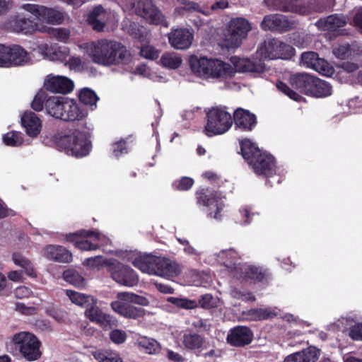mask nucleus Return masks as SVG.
Instances as JSON below:
<instances>
[{"mask_svg":"<svg viewBox=\"0 0 362 362\" xmlns=\"http://www.w3.org/2000/svg\"><path fill=\"white\" fill-rule=\"evenodd\" d=\"M83 50L98 64L105 66L119 65L130 62L129 52L120 42L103 39L79 45Z\"/></svg>","mask_w":362,"mask_h":362,"instance_id":"f257e3e1","label":"nucleus"},{"mask_svg":"<svg viewBox=\"0 0 362 362\" xmlns=\"http://www.w3.org/2000/svg\"><path fill=\"white\" fill-rule=\"evenodd\" d=\"M189 64L194 73L206 79L225 81L234 76L232 66L218 59L192 57Z\"/></svg>","mask_w":362,"mask_h":362,"instance_id":"f03ea898","label":"nucleus"},{"mask_svg":"<svg viewBox=\"0 0 362 362\" xmlns=\"http://www.w3.org/2000/svg\"><path fill=\"white\" fill-rule=\"evenodd\" d=\"M241 152L245 160L258 175L270 176L275 172L274 159L272 156L261 150L250 139L241 141Z\"/></svg>","mask_w":362,"mask_h":362,"instance_id":"7ed1b4c3","label":"nucleus"},{"mask_svg":"<svg viewBox=\"0 0 362 362\" xmlns=\"http://www.w3.org/2000/svg\"><path fill=\"white\" fill-rule=\"evenodd\" d=\"M57 144L66 153L75 157L86 156L91 148L88 134L76 129H70L59 135Z\"/></svg>","mask_w":362,"mask_h":362,"instance_id":"20e7f679","label":"nucleus"},{"mask_svg":"<svg viewBox=\"0 0 362 362\" xmlns=\"http://www.w3.org/2000/svg\"><path fill=\"white\" fill-rule=\"evenodd\" d=\"M117 298V300L112 301L110 306L114 312L126 318L137 319L145 315L144 309L135 307L132 303L141 306L149 304L146 297L129 292L118 293Z\"/></svg>","mask_w":362,"mask_h":362,"instance_id":"39448f33","label":"nucleus"},{"mask_svg":"<svg viewBox=\"0 0 362 362\" xmlns=\"http://www.w3.org/2000/svg\"><path fill=\"white\" fill-rule=\"evenodd\" d=\"M251 29V25L246 19L243 18L232 19L221 35V45L226 49L240 47Z\"/></svg>","mask_w":362,"mask_h":362,"instance_id":"423d86ee","label":"nucleus"},{"mask_svg":"<svg viewBox=\"0 0 362 362\" xmlns=\"http://www.w3.org/2000/svg\"><path fill=\"white\" fill-rule=\"evenodd\" d=\"M334 0H315L316 6L310 8L304 4L303 0H264V4L271 10L308 14L313 11L322 12L333 5Z\"/></svg>","mask_w":362,"mask_h":362,"instance_id":"0eeeda50","label":"nucleus"},{"mask_svg":"<svg viewBox=\"0 0 362 362\" xmlns=\"http://www.w3.org/2000/svg\"><path fill=\"white\" fill-rule=\"evenodd\" d=\"M11 341L26 361H34L40 358L41 342L34 334L20 332L14 334Z\"/></svg>","mask_w":362,"mask_h":362,"instance_id":"6e6552de","label":"nucleus"},{"mask_svg":"<svg viewBox=\"0 0 362 362\" xmlns=\"http://www.w3.org/2000/svg\"><path fill=\"white\" fill-rule=\"evenodd\" d=\"M207 122L204 132L208 136L220 135L229 130L233 124V119L230 113L225 109L213 107L206 115Z\"/></svg>","mask_w":362,"mask_h":362,"instance_id":"1a4fd4ad","label":"nucleus"},{"mask_svg":"<svg viewBox=\"0 0 362 362\" xmlns=\"http://www.w3.org/2000/svg\"><path fill=\"white\" fill-rule=\"evenodd\" d=\"M294 54V49L280 40L269 39L264 42L257 52V56L264 59H287Z\"/></svg>","mask_w":362,"mask_h":362,"instance_id":"9d476101","label":"nucleus"},{"mask_svg":"<svg viewBox=\"0 0 362 362\" xmlns=\"http://www.w3.org/2000/svg\"><path fill=\"white\" fill-rule=\"evenodd\" d=\"M31 61L30 54L19 45H0V66H23Z\"/></svg>","mask_w":362,"mask_h":362,"instance_id":"9b49d317","label":"nucleus"},{"mask_svg":"<svg viewBox=\"0 0 362 362\" xmlns=\"http://www.w3.org/2000/svg\"><path fill=\"white\" fill-rule=\"evenodd\" d=\"M136 13L150 24L169 25L165 16L152 0H139Z\"/></svg>","mask_w":362,"mask_h":362,"instance_id":"f8f14e48","label":"nucleus"},{"mask_svg":"<svg viewBox=\"0 0 362 362\" xmlns=\"http://www.w3.org/2000/svg\"><path fill=\"white\" fill-rule=\"evenodd\" d=\"M22 8L32 13L37 19L53 25L63 23L65 14L58 10L36 4H26Z\"/></svg>","mask_w":362,"mask_h":362,"instance_id":"ddd939ff","label":"nucleus"},{"mask_svg":"<svg viewBox=\"0 0 362 362\" xmlns=\"http://www.w3.org/2000/svg\"><path fill=\"white\" fill-rule=\"evenodd\" d=\"M197 203L206 208L205 211L209 218L216 220L221 218L224 204L216 192L200 193L197 197Z\"/></svg>","mask_w":362,"mask_h":362,"instance_id":"4468645a","label":"nucleus"},{"mask_svg":"<svg viewBox=\"0 0 362 362\" xmlns=\"http://www.w3.org/2000/svg\"><path fill=\"white\" fill-rule=\"evenodd\" d=\"M169 44L175 49H189L194 40L192 30L186 28H173L168 34Z\"/></svg>","mask_w":362,"mask_h":362,"instance_id":"2eb2a0df","label":"nucleus"},{"mask_svg":"<svg viewBox=\"0 0 362 362\" xmlns=\"http://www.w3.org/2000/svg\"><path fill=\"white\" fill-rule=\"evenodd\" d=\"M44 87L53 93L68 94L74 90V83L66 76L48 74L44 80Z\"/></svg>","mask_w":362,"mask_h":362,"instance_id":"dca6fc26","label":"nucleus"},{"mask_svg":"<svg viewBox=\"0 0 362 362\" xmlns=\"http://www.w3.org/2000/svg\"><path fill=\"white\" fill-rule=\"evenodd\" d=\"M35 50L45 59L54 62H63L69 55V49L66 47L59 46L57 43H41L37 46Z\"/></svg>","mask_w":362,"mask_h":362,"instance_id":"f3484780","label":"nucleus"},{"mask_svg":"<svg viewBox=\"0 0 362 362\" xmlns=\"http://www.w3.org/2000/svg\"><path fill=\"white\" fill-rule=\"evenodd\" d=\"M300 63L302 66L313 69L324 76H330L333 73V69L329 63L319 58L318 54L314 52L303 53Z\"/></svg>","mask_w":362,"mask_h":362,"instance_id":"a211bd4d","label":"nucleus"},{"mask_svg":"<svg viewBox=\"0 0 362 362\" xmlns=\"http://www.w3.org/2000/svg\"><path fill=\"white\" fill-rule=\"evenodd\" d=\"M111 274L115 281L126 286L132 287L138 283V276L134 270L119 263L112 265Z\"/></svg>","mask_w":362,"mask_h":362,"instance_id":"6ab92c4d","label":"nucleus"},{"mask_svg":"<svg viewBox=\"0 0 362 362\" xmlns=\"http://www.w3.org/2000/svg\"><path fill=\"white\" fill-rule=\"evenodd\" d=\"M295 23L281 14L266 16L261 23V27L264 30L286 31L294 27Z\"/></svg>","mask_w":362,"mask_h":362,"instance_id":"aec40b11","label":"nucleus"},{"mask_svg":"<svg viewBox=\"0 0 362 362\" xmlns=\"http://www.w3.org/2000/svg\"><path fill=\"white\" fill-rule=\"evenodd\" d=\"M181 272V267L175 261L158 257L154 275L168 279L177 276Z\"/></svg>","mask_w":362,"mask_h":362,"instance_id":"412c9836","label":"nucleus"},{"mask_svg":"<svg viewBox=\"0 0 362 362\" xmlns=\"http://www.w3.org/2000/svg\"><path fill=\"white\" fill-rule=\"evenodd\" d=\"M252 339L253 334L247 327L237 326L229 331L226 340L230 345L240 347L249 344Z\"/></svg>","mask_w":362,"mask_h":362,"instance_id":"4be33fe9","label":"nucleus"},{"mask_svg":"<svg viewBox=\"0 0 362 362\" xmlns=\"http://www.w3.org/2000/svg\"><path fill=\"white\" fill-rule=\"evenodd\" d=\"M21 122L26 134L31 138H36L42 131V120L31 111H26L21 115Z\"/></svg>","mask_w":362,"mask_h":362,"instance_id":"5701e85b","label":"nucleus"},{"mask_svg":"<svg viewBox=\"0 0 362 362\" xmlns=\"http://www.w3.org/2000/svg\"><path fill=\"white\" fill-rule=\"evenodd\" d=\"M97 302L86 308L85 316L91 322L100 327L107 329L115 325V320L111 315L103 313L97 305Z\"/></svg>","mask_w":362,"mask_h":362,"instance_id":"b1692460","label":"nucleus"},{"mask_svg":"<svg viewBox=\"0 0 362 362\" xmlns=\"http://www.w3.org/2000/svg\"><path fill=\"white\" fill-rule=\"evenodd\" d=\"M90 231L82 230L66 235V240L74 243L76 247L81 250H95L98 248L93 238L87 236Z\"/></svg>","mask_w":362,"mask_h":362,"instance_id":"393cba45","label":"nucleus"},{"mask_svg":"<svg viewBox=\"0 0 362 362\" xmlns=\"http://www.w3.org/2000/svg\"><path fill=\"white\" fill-rule=\"evenodd\" d=\"M63 109L62 120L64 121H79L84 119L88 113L85 109L81 108L74 99L67 98Z\"/></svg>","mask_w":362,"mask_h":362,"instance_id":"a878e982","label":"nucleus"},{"mask_svg":"<svg viewBox=\"0 0 362 362\" xmlns=\"http://www.w3.org/2000/svg\"><path fill=\"white\" fill-rule=\"evenodd\" d=\"M231 62L233 65L232 67L234 70V74L235 72L260 74L265 70V65L261 62L255 63L247 59H240L233 57L231 58Z\"/></svg>","mask_w":362,"mask_h":362,"instance_id":"bb28decb","label":"nucleus"},{"mask_svg":"<svg viewBox=\"0 0 362 362\" xmlns=\"http://www.w3.org/2000/svg\"><path fill=\"white\" fill-rule=\"evenodd\" d=\"M347 21V18L344 15L333 14L320 19L315 25L320 30L333 32L345 26Z\"/></svg>","mask_w":362,"mask_h":362,"instance_id":"cd10ccee","label":"nucleus"},{"mask_svg":"<svg viewBox=\"0 0 362 362\" xmlns=\"http://www.w3.org/2000/svg\"><path fill=\"white\" fill-rule=\"evenodd\" d=\"M42 256L49 260L67 263L72 260L71 253L65 247L59 245H49L42 250Z\"/></svg>","mask_w":362,"mask_h":362,"instance_id":"c85d7f7f","label":"nucleus"},{"mask_svg":"<svg viewBox=\"0 0 362 362\" xmlns=\"http://www.w3.org/2000/svg\"><path fill=\"white\" fill-rule=\"evenodd\" d=\"M234 121L236 127L244 131H251L255 126L256 117L247 110L238 108L234 112Z\"/></svg>","mask_w":362,"mask_h":362,"instance_id":"c756f323","label":"nucleus"},{"mask_svg":"<svg viewBox=\"0 0 362 362\" xmlns=\"http://www.w3.org/2000/svg\"><path fill=\"white\" fill-rule=\"evenodd\" d=\"M320 354L319 349L315 346H309L300 351L287 356L284 362H316Z\"/></svg>","mask_w":362,"mask_h":362,"instance_id":"7c9ffc66","label":"nucleus"},{"mask_svg":"<svg viewBox=\"0 0 362 362\" xmlns=\"http://www.w3.org/2000/svg\"><path fill=\"white\" fill-rule=\"evenodd\" d=\"M217 262L224 264L227 268L231 270L235 275L239 269L240 264H242L239 260L240 257L238 252L233 250H226L219 252L217 255Z\"/></svg>","mask_w":362,"mask_h":362,"instance_id":"2f4dec72","label":"nucleus"},{"mask_svg":"<svg viewBox=\"0 0 362 362\" xmlns=\"http://www.w3.org/2000/svg\"><path fill=\"white\" fill-rule=\"evenodd\" d=\"M315 78L305 73L296 74L291 77V83L293 87L299 90L301 93L309 95L312 91Z\"/></svg>","mask_w":362,"mask_h":362,"instance_id":"473e14b6","label":"nucleus"},{"mask_svg":"<svg viewBox=\"0 0 362 362\" xmlns=\"http://www.w3.org/2000/svg\"><path fill=\"white\" fill-rule=\"evenodd\" d=\"M8 28L13 32L25 35L31 34L37 29V24L33 21L18 17L10 21Z\"/></svg>","mask_w":362,"mask_h":362,"instance_id":"72a5a7b5","label":"nucleus"},{"mask_svg":"<svg viewBox=\"0 0 362 362\" xmlns=\"http://www.w3.org/2000/svg\"><path fill=\"white\" fill-rule=\"evenodd\" d=\"M157 258L151 255H139L133 259L132 264L141 272L154 275Z\"/></svg>","mask_w":362,"mask_h":362,"instance_id":"f704fd0d","label":"nucleus"},{"mask_svg":"<svg viewBox=\"0 0 362 362\" xmlns=\"http://www.w3.org/2000/svg\"><path fill=\"white\" fill-rule=\"evenodd\" d=\"M130 62L127 64H122V66L127 71L134 74L148 77L153 81H160L161 76L151 74L148 68L144 64H135V59L129 52Z\"/></svg>","mask_w":362,"mask_h":362,"instance_id":"c9c22d12","label":"nucleus"},{"mask_svg":"<svg viewBox=\"0 0 362 362\" xmlns=\"http://www.w3.org/2000/svg\"><path fill=\"white\" fill-rule=\"evenodd\" d=\"M67 98L61 96H49V100L45 103L47 113L52 117L61 119Z\"/></svg>","mask_w":362,"mask_h":362,"instance_id":"e433bc0d","label":"nucleus"},{"mask_svg":"<svg viewBox=\"0 0 362 362\" xmlns=\"http://www.w3.org/2000/svg\"><path fill=\"white\" fill-rule=\"evenodd\" d=\"M107 13L102 6H98L93 8L88 17V21L93 28L101 31L107 21Z\"/></svg>","mask_w":362,"mask_h":362,"instance_id":"4c0bfd02","label":"nucleus"},{"mask_svg":"<svg viewBox=\"0 0 362 362\" xmlns=\"http://www.w3.org/2000/svg\"><path fill=\"white\" fill-rule=\"evenodd\" d=\"M107 13L102 6H98L93 8L88 17V21L93 28L101 31L107 21Z\"/></svg>","mask_w":362,"mask_h":362,"instance_id":"58836bf2","label":"nucleus"},{"mask_svg":"<svg viewBox=\"0 0 362 362\" xmlns=\"http://www.w3.org/2000/svg\"><path fill=\"white\" fill-rule=\"evenodd\" d=\"M234 276L237 278L250 279L255 281H262L264 279V274L261 269L247 264H240V268Z\"/></svg>","mask_w":362,"mask_h":362,"instance_id":"ea45409f","label":"nucleus"},{"mask_svg":"<svg viewBox=\"0 0 362 362\" xmlns=\"http://www.w3.org/2000/svg\"><path fill=\"white\" fill-rule=\"evenodd\" d=\"M11 258L13 263L16 266L21 267L28 276L32 278L37 276L33 264L26 257L19 252H14L12 254Z\"/></svg>","mask_w":362,"mask_h":362,"instance_id":"a19ab883","label":"nucleus"},{"mask_svg":"<svg viewBox=\"0 0 362 362\" xmlns=\"http://www.w3.org/2000/svg\"><path fill=\"white\" fill-rule=\"evenodd\" d=\"M66 294L72 303L83 308H88L90 305L95 303V299L88 295L78 293L72 290H66Z\"/></svg>","mask_w":362,"mask_h":362,"instance_id":"79ce46f5","label":"nucleus"},{"mask_svg":"<svg viewBox=\"0 0 362 362\" xmlns=\"http://www.w3.org/2000/svg\"><path fill=\"white\" fill-rule=\"evenodd\" d=\"M178 5L175 7L174 14L175 16H184L187 12H199L206 16L209 13L202 11L199 4L189 0H178Z\"/></svg>","mask_w":362,"mask_h":362,"instance_id":"37998d69","label":"nucleus"},{"mask_svg":"<svg viewBox=\"0 0 362 362\" xmlns=\"http://www.w3.org/2000/svg\"><path fill=\"white\" fill-rule=\"evenodd\" d=\"M159 63L165 68L169 69H177L181 66L182 59L177 53L167 52L161 56Z\"/></svg>","mask_w":362,"mask_h":362,"instance_id":"c03bdc74","label":"nucleus"},{"mask_svg":"<svg viewBox=\"0 0 362 362\" xmlns=\"http://www.w3.org/2000/svg\"><path fill=\"white\" fill-rule=\"evenodd\" d=\"M313 86L310 95L317 98H324L332 95V88L331 85L323 80L315 78Z\"/></svg>","mask_w":362,"mask_h":362,"instance_id":"a18cd8bd","label":"nucleus"},{"mask_svg":"<svg viewBox=\"0 0 362 362\" xmlns=\"http://www.w3.org/2000/svg\"><path fill=\"white\" fill-rule=\"evenodd\" d=\"M92 355L98 362H122L119 355L111 350L98 349L93 351Z\"/></svg>","mask_w":362,"mask_h":362,"instance_id":"49530a36","label":"nucleus"},{"mask_svg":"<svg viewBox=\"0 0 362 362\" xmlns=\"http://www.w3.org/2000/svg\"><path fill=\"white\" fill-rule=\"evenodd\" d=\"M137 343L147 354H155L160 351V344L153 339L140 337L137 340Z\"/></svg>","mask_w":362,"mask_h":362,"instance_id":"de8ad7c7","label":"nucleus"},{"mask_svg":"<svg viewBox=\"0 0 362 362\" xmlns=\"http://www.w3.org/2000/svg\"><path fill=\"white\" fill-rule=\"evenodd\" d=\"M203 343V338L198 334L187 333L184 334L183 344L187 349H199L202 347Z\"/></svg>","mask_w":362,"mask_h":362,"instance_id":"09e8293b","label":"nucleus"},{"mask_svg":"<svg viewBox=\"0 0 362 362\" xmlns=\"http://www.w3.org/2000/svg\"><path fill=\"white\" fill-rule=\"evenodd\" d=\"M2 139L4 143L9 146H19L23 143V135L20 132H9L4 134Z\"/></svg>","mask_w":362,"mask_h":362,"instance_id":"8fccbe9b","label":"nucleus"},{"mask_svg":"<svg viewBox=\"0 0 362 362\" xmlns=\"http://www.w3.org/2000/svg\"><path fill=\"white\" fill-rule=\"evenodd\" d=\"M78 96L82 103L86 105L96 106L98 97L93 90L87 88H83L80 91Z\"/></svg>","mask_w":362,"mask_h":362,"instance_id":"3c124183","label":"nucleus"},{"mask_svg":"<svg viewBox=\"0 0 362 362\" xmlns=\"http://www.w3.org/2000/svg\"><path fill=\"white\" fill-rule=\"evenodd\" d=\"M47 32L57 40L64 43L68 42L71 37V31L65 28H49Z\"/></svg>","mask_w":362,"mask_h":362,"instance_id":"603ef678","label":"nucleus"},{"mask_svg":"<svg viewBox=\"0 0 362 362\" xmlns=\"http://www.w3.org/2000/svg\"><path fill=\"white\" fill-rule=\"evenodd\" d=\"M49 98L45 91H39L33 100L31 107L37 112L42 111L44 107H45V103H47Z\"/></svg>","mask_w":362,"mask_h":362,"instance_id":"864d4df0","label":"nucleus"},{"mask_svg":"<svg viewBox=\"0 0 362 362\" xmlns=\"http://www.w3.org/2000/svg\"><path fill=\"white\" fill-rule=\"evenodd\" d=\"M64 279L68 283L76 286H81L83 284V278L75 270L68 269L63 273Z\"/></svg>","mask_w":362,"mask_h":362,"instance_id":"5fc2aeb1","label":"nucleus"},{"mask_svg":"<svg viewBox=\"0 0 362 362\" xmlns=\"http://www.w3.org/2000/svg\"><path fill=\"white\" fill-rule=\"evenodd\" d=\"M352 21L350 23L362 33V7L355 8L350 13Z\"/></svg>","mask_w":362,"mask_h":362,"instance_id":"6e6d98bb","label":"nucleus"},{"mask_svg":"<svg viewBox=\"0 0 362 362\" xmlns=\"http://www.w3.org/2000/svg\"><path fill=\"white\" fill-rule=\"evenodd\" d=\"M167 301L172 304L185 309H192L195 308L196 303L194 301L185 298H178L175 297H168Z\"/></svg>","mask_w":362,"mask_h":362,"instance_id":"4d7b16f0","label":"nucleus"},{"mask_svg":"<svg viewBox=\"0 0 362 362\" xmlns=\"http://www.w3.org/2000/svg\"><path fill=\"white\" fill-rule=\"evenodd\" d=\"M250 319L260 320L267 319L272 316V313L269 309H252L249 311Z\"/></svg>","mask_w":362,"mask_h":362,"instance_id":"13d9d810","label":"nucleus"},{"mask_svg":"<svg viewBox=\"0 0 362 362\" xmlns=\"http://www.w3.org/2000/svg\"><path fill=\"white\" fill-rule=\"evenodd\" d=\"M85 266L93 268L99 269L100 267L107 264V261L100 256H96L94 257L87 258L83 261Z\"/></svg>","mask_w":362,"mask_h":362,"instance_id":"bf43d9fd","label":"nucleus"},{"mask_svg":"<svg viewBox=\"0 0 362 362\" xmlns=\"http://www.w3.org/2000/svg\"><path fill=\"white\" fill-rule=\"evenodd\" d=\"M141 55L148 59H156L159 56V51L151 45H144L141 48Z\"/></svg>","mask_w":362,"mask_h":362,"instance_id":"052dcab7","label":"nucleus"},{"mask_svg":"<svg viewBox=\"0 0 362 362\" xmlns=\"http://www.w3.org/2000/svg\"><path fill=\"white\" fill-rule=\"evenodd\" d=\"M276 87L281 92L288 95L291 99L293 100L297 101L300 98V96L297 93L292 90L286 83L283 82H278Z\"/></svg>","mask_w":362,"mask_h":362,"instance_id":"680f3d73","label":"nucleus"},{"mask_svg":"<svg viewBox=\"0 0 362 362\" xmlns=\"http://www.w3.org/2000/svg\"><path fill=\"white\" fill-rule=\"evenodd\" d=\"M46 313L58 322L64 321L66 317V313L64 311L53 305L47 308Z\"/></svg>","mask_w":362,"mask_h":362,"instance_id":"e2e57ef3","label":"nucleus"},{"mask_svg":"<svg viewBox=\"0 0 362 362\" xmlns=\"http://www.w3.org/2000/svg\"><path fill=\"white\" fill-rule=\"evenodd\" d=\"M230 295L234 298L245 301H253L255 300V296L251 293L242 292L237 288H233L230 291Z\"/></svg>","mask_w":362,"mask_h":362,"instance_id":"0e129e2a","label":"nucleus"},{"mask_svg":"<svg viewBox=\"0 0 362 362\" xmlns=\"http://www.w3.org/2000/svg\"><path fill=\"white\" fill-rule=\"evenodd\" d=\"M86 235L90 238H93L94 239L95 243L96 244H98V247L103 246L105 245H107L110 242L108 238H107L104 235L100 234L98 232L92 231L88 233Z\"/></svg>","mask_w":362,"mask_h":362,"instance_id":"69168bd1","label":"nucleus"},{"mask_svg":"<svg viewBox=\"0 0 362 362\" xmlns=\"http://www.w3.org/2000/svg\"><path fill=\"white\" fill-rule=\"evenodd\" d=\"M194 182L190 177H185L174 183V187L178 190H187L192 186Z\"/></svg>","mask_w":362,"mask_h":362,"instance_id":"338daca9","label":"nucleus"},{"mask_svg":"<svg viewBox=\"0 0 362 362\" xmlns=\"http://www.w3.org/2000/svg\"><path fill=\"white\" fill-rule=\"evenodd\" d=\"M110 339L115 344L123 343L127 338L126 333L119 329H115L110 332Z\"/></svg>","mask_w":362,"mask_h":362,"instance_id":"774afa93","label":"nucleus"}]
</instances>
